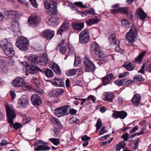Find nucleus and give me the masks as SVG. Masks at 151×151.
Returning a JSON list of instances; mask_svg holds the SVG:
<instances>
[{
	"instance_id": "1",
	"label": "nucleus",
	"mask_w": 151,
	"mask_h": 151,
	"mask_svg": "<svg viewBox=\"0 0 151 151\" xmlns=\"http://www.w3.org/2000/svg\"><path fill=\"white\" fill-rule=\"evenodd\" d=\"M91 49L93 51V57L96 60L104 61L109 60L108 56L100 50L99 46L96 43H92Z\"/></svg>"
},
{
	"instance_id": "2",
	"label": "nucleus",
	"mask_w": 151,
	"mask_h": 151,
	"mask_svg": "<svg viewBox=\"0 0 151 151\" xmlns=\"http://www.w3.org/2000/svg\"><path fill=\"white\" fill-rule=\"evenodd\" d=\"M1 46L4 53L9 57L14 56L15 54L12 44L6 39L1 41Z\"/></svg>"
},
{
	"instance_id": "3",
	"label": "nucleus",
	"mask_w": 151,
	"mask_h": 151,
	"mask_svg": "<svg viewBox=\"0 0 151 151\" xmlns=\"http://www.w3.org/2000/svg\"><path fill=\"white\" fill-rule=\"evenodd\" d=\"M12 84L15 87L22 88H26L30 89L32 86L30 84L26 82L22 77H17L12 81Z\"/></svg>"
},
{
	"instance_id": "4",
	"label": "nucleus",
	"mask_w": 151,
	"mask_h": 151,
	"mask_svg": "<svg viewBox=\"0 0 151 151\" xmlns=\"http://www.w3.org/2000/svg\"><path fill=\"white\" fill-rule=\"evenodd\" d=\"M16 46L22 50H26L28 48L29 44L28 40L24 37H18L16 43Z\"/></svg>"
},
{
	"instance_id": "5",
	"label": "nucleus",
	"mask_w": 151,
	"mask_h": 151,
	"mask_svg": "<svg viewBox=\"0 0 151 151\" xmlns=\"http://www.w3.org/2000/svg\"><path fill=\"white\" fill-rule=\"evenodd\" d=\"M44 4L45 8L49 11V14L52 16L51 14L54 15L57 14L56 5L53 1L46 0L44 1Z\"/></svg>"
},
{
	"instance_id": "6",
	"label": "nucleus",
	"mask_w": 151,
	"mask_h": 151,
	"mask_svg": "<svg viewBox=\"0 0 151 151\" xmlns=\"http://www.w3.org/2000/svg\"><path fill=\"white\" fill-rule=\"evenodd\" d=\"M83 63L85 66V71L87 72H93L95 69V66L93 62L87 56L83 58Z\"/></svg>"
},
{
	"instance_id": "7",
	"label": "nucleus",
	"mask_w": 151,
	"mask_h": 151,
	"mask_svg": "<svg viewBox=\"0 0 151 151\" xmlns=\"http://www.w3.org/2000/svg\"><path fill=\"white\" fill-rule=\"evenodd\" d=\"M69 106L67 105L57 108L54 111L55 114L59 117L67 115L69 114Z\"/></svg>"
},
{
	"instance_id": "8",
	"label": "nucleus",
	"mask_w": 151,
	"mask_h": 151,
	"mask_svg": "<svg viewBox=\"0 0 151 151\" xmlns=\"http://www.w3.org/2000/svg\"><path fill=\"white\" fill-rule=\"evenodd\" d=\"M137 34V30L135 27H133L129 30L126 35V38L129 42L132 43L134 41Z\"/></svg>"
},
{
	"instance_id": "9",
	"label": "nucleus",
	"mask_w": 151,
	"mask_h": 151,
	"mask_svg": "<svg viewBox=\"0 0 151 151\" xmlns=\"http://www.w3.org/2000/svg\"><path fill=\"white\" fill-rule=\"evenodd\" d=\"M110 43L111 44H114L115 45H117L115 48V50L116 52L120 53L122 54L123 53L122 50L120 48L119 46V41L118 40H116L115 39V34L113 33L111 34L109 37Z\"/></svg>"
},
{
	"instance_id": "10",
	"label": "nucleus",
	"mask_w": 151,
	"mask_h": 151,
	"mask_svg": "<svg viewBox=\"0 0 151 151\" xmlns=\"http://www.w3.org/2000/svg\"><path fill=\"white\" fill-rule=\"evenodd\" d=\"M29 103L28 97L26 95H23L19 99L17 106L18 107L24 108L26 107L29 104Z\"/></svg>"
},
{
	"instance_id": "11",
	"label": "nucleus",
	"mask_w": 151,
	"mask_h": 151,
	"mask_svg": "<svg viewBox=\"0 0 151 151\" xmlns=\"http://www.w3.org/2000/svg\"><path fill=\"white\" fill-rule=\"evenodd\" d=\"M6 109L8 122L13 120L16 116V114L14 108L12 107L7 105L6 106Z\"/></svg>"
},
{
	"instance_id": "12",
	"label": "nucleus",
	"mask_w": 151,
	"mask_h": 151,
	"mask_svg": "<svg viewBox=\"0 0 151 151\" xmlns=\"http://www.w3.org/2000/svg\"><path fill=\"white\" fill-rule=\"evenodd\" d=\"M37 57L36 55H30L28 58L27 61H25L22 63L23 65L27 67H30L31 65L37 64L38 63L37 60Z\"/></svg>"
},
{
	"instance_id": "13",
	"label": "nucleus",
	"mask_w": 151,
	"mask_h": 151,
	"mask_svg": "<svg viewBox=\"0 0 151 151\" xmlns=\"http://www.w3.org/2000/svg\"><path fill=\"white\" fill-rule=\"evenodd\" d=\"M32 104L36 106L40 105L42 102V100L38 95L35 94L32 96L31 98Z\"/></svg>"
},
{
	"instance_id": "14",
	"label": "nucleus",
	"mask_w": 151,
	"mask_h": 151,
	"mask_svg": "<svg viewBox=\"0 0 151 151\" xmlns=\"http://www.w3.org/2000/svg\"><path fill=\"white\" fill-rule=\"evenodd\" d=\"M112 116L115 118H119L121 119H124L127 116V113L123 111H113Z\"/></svg>"
},
{
	"instance_id": "15",
	"label": "nucleus",
	"mask_w": 151,
	"mask_h": 151,
	"mask_svg": "<svg viewBox=\"0 0 151 151\" xmlns=\"http://www.w3.org/2000/svg\"><path fill=\"white\" fill-rule=\"evenodd\" d=\"M39 22L40 19H38L37 16H31L28 19V23L29 25L34 27H36Z\"/></svg>"
},
{
	"instance_id": "16",
	"label": "nucleus",
	"mask_w": 151,
	"mask_h": 151,
	"mask_svg": "<svg viewBox=\"0 0 151 151\" xmlns=\"http://www.w3.org/2000/svg\"><path fill=\"white\" fill-rule=\"evenodd\" d=\"M5 14L7 15L8 18L9 19H16L19 15V13L18 11L13 10L7 11L6 12Z\"/></svg>"
},
{
	"instance_id": "17",
	"label": "nucleus",
	"mask_w": 151,
	"mask_h": 151,
	"mask_svg": "<svg viewBox=\"0 0 151 151\" xmlns=\"http://www.w3.org/2000/svg\"><path fill=\"white\" fill-rule=\"evenodd\" d=\"M55 34L53 31L48 29L44 30L42 33L43 37L46 38L47 40H50L54 37Z\"/></svg>"
},
{
	"instance_id": "18",
	"label": "nucleus",
	"mask_w": 151,
	"mask_h": 151,
	"mask_svg": "<svg viewBox=\"0 0 151 151\" xmlns=\"http://www.w3.org/2000/svg\"><path fill=\"white\" fill-rule=\"evenodd\" d=\"M104 99L109 102H113L114 94L112 92H106L103 93Z\"/></svg>"
},
{
	"instance_id": "19",
	"label": "nucleus",
	"mask_w": 151,
	"mask_h": 151,
	"mask_svg": "<svg viewBox=\"0 0 151 151\" xmlns=\"http://www.w3.org/2000/svg\"><path fill=\"white\" fill-rule=\"evenodd\" d=\"M114 77V75L111 73L107 75L102 79L103 84L104 85H106L108 84L109 82L112 80Z\"/></svg>"
},
{
	"instance_id": "20",
	"label": "nucleus",
	"mask_w": 151,
	"mask_h": 151,
	"mask_svg": "<svg viewBox=\"0 0 151 151\" xmlns=\"http://www.w3.org/2000/svg\"><path fill=\"white\" fill-rule=\"evenodd\" d=\"M73 28L75 30L81 31L84 26V23L83 22H73L72 24Z\"/></svg>"
},
{
	"instance_id": "21",
	"label": "nucleus",
	"mask_w": 151,
	"mask_h": 151,
	"mask_svg": "<svg viewBox=\"0 0 151 151\" xmlns=\"http://www.w3.org/2000/svg\"><path fill=\"white\" fill-rule=\"evenodd\" d=\"M52 84L54 86L60 87L64 86V83L62 79L60 78H55L52 81Z\"/></svg>"
},
{
	"instance_id": "22",
	"label": "nucleus",
	"mask_w": 151,
	"mask_h": 151,
	"mask_svg": "<svg viewBox=\"0 0 151 151\" xmlns=\"http://www.w3.org/2000/svg\"><path fill=\"white\" fill-rule=\"evenodd\" d=\"M49 67L52 69L56 74H59L60 73V70L58 65L53 62L49 63Z\"/></svg>"
},
{
	"instance_id": "23",
	"label": "nucleus",
	"mask_w": 151,
	"mask_h": 151,
	"mask_svg": "<svg viewBox=\"0 0 151 151\" xmlns=\"http://www.w3.org/2000/svg\"><path fill=\"white\" fill-rule=\"evenodd\" d=\"M69 27V24L66 22H64L62 25L60 27L59 29L57 30V33L61 35L62 32L65 31Z\"/></svg>"
},
{
	"instance_id": "24",
	"label": "nucleus",
	"mask_w": 151,
	"mask_h": 151,
	"mask_svg": "<svg viewBox=\"0 0 151 151\" xmlns=\"http://www.w3.org/2000/svg\"><path fill=\"white\" fill-rule=\"evenodd\" d=\"M136 15L142 20H144L146 17L147 14L142 9L139 8L137 10Z\"/></svg>"
},
{
	"instance_id": "25",
	"label": "nucleus",
	"mask_w": 151,
	"mask_h": 151,
	"mask_svg": "<svg viewBox=\"0 0 151 151\" xmlns=\"http://www.w3.org/2000/svg\"><path fill=\"white\" fill-rule=\"evenodd\" d=\"M141 99V97L140 95L138 94H135L132 100V103L135 106H138L139 104L140 101Z\"/></svg>"
},
{
	"instance_id": "26",
	"label": "nucleus",
	"mask_w": 151,
	"mask_h": 151,
	"mask_svg": "<svg viewBox=\"0 0 151 151\" xmlns=\"http://www.w3.org/2000/svg\"><path fill=\"white\" fill-rule=\"evenodd\" d=\"M64 91L61 88H57L52 91L50 93L51 95L53 97L58 96L62 95Z\"/></svg>"
},
{
	"instance_id": "27",
	"label": "nucleus",
	"mask_w": 151,
	"mask_h": 151,
	"mask_svg": "<svg viewBox=\"0 0 151 151\" xmlns=\"http://www.w3.org/2000/svg\"><path fill=\"white\" fill-rule=\"evenodd\" d=\"M13 121V120H12L8 122L9 124L11 129L13 128L16 130H17L18 128L22 127V125L18 123L17 122L14 124Z\"/></svg>"
},
{
	"instance_id": "28",
	"label": "nucleus",
	"mask_w": 151,
	"mask_h": 151,
	"mask_svg": "<svg viewBox=\"0 0 151 151\" xmlns=\"http://www.w3.org/2000/svg\"><path fill=\"white\" fill-rule=\"evenodd\" d=\"M43 72L46 76L49 78H52L54 75L53 72L49 68L43 69Z\"/></svg>"
},
{
	"instance_id": "29",
	"label": "nucleus",
	"mask_w": 151,
	"mask_h": 151,
	"mask_svg": "<svg viewBox=\"0 0 151 151\" xmlns=\"http://www.w3.org/2000/svg\"><path fill=\"white\" fill-rule=\"evenodd\" d=\"M31 66L30 68L28 71L29 73L32 74H34L36 73L40 69L38 67L33 65H31Z\"/></svg>"
},
{
	"instance_id": "30",
	"label": "nucleus",
	"mask_w": 151,
	"mask_h": 151,
	"mask_svg": "<svg viewBox=\"0 0 151 151\" xmlns=\"http://www.w3.org/2000/svg\"><path fill=\"white\" fill-rule=\"evenodd\" d=\"M126 144L124 141L119 142L116 145V151H119L122 148H124L125 147Z\"/></svg>"
},
{
	"instance_id": "31",
	"label": "nucleus",
	"mask_w": 151,
	"mask_h": 151,
	"mask_svg": "<svg viewBox=\"0 0 151 151\" xmlns=\"http://www.w3.org/2000/svg\"><path fill=\"white\" fill-rule=\"evenodd\" d=\"M39 62L41 63V65H46L48 62V58L46 54L43 55L42 60L39 61Z\"/></svg>"
},
{
	"instance_id": "32",
	"label": "nucleus",
	"mask_w": 151,
	"mask_h": 151,
	"mask_svg": "<svg viewBox=\"0 0 151 151\" xmlns=\"http://www.w3.org/2000/svg\"><path fill=\"white\" fill-rule=\"evenodd\" d=\"M99 20L97 19L92 18L86 21V23L88 25H90L99 22Z\"/></svg>"
},
{
	"instance_id": "33",
	"label": "nucleus",
	"mask_w": 151,
	"mask_h": 151,
	"mask_svg": "<svg viewBox=\"0 0 151 151\" xmlns=\"http://www.w3.org/2000/svg\"><path fill=\"white\" fill-rule=\"evenodd\" d=\"M121 23L122 27L124 28H129L130 27L131 23L126 19H123Z\"/></svg>"
},
{
	"instance_id": "34",
	"label": "nucleus",
	"mask_w": 151,
	"mask_h": 151,
	"mask_svg": "<svg viewBox=\"0 0 151 151\" xmlns=\"http://www.w3.org/2000/svg\"><path fill=\"white\" fill-rule=\"evenodd\" d=\"M48 24L51 25L55 26L58 24L59 21L57 19H49L47 22Z\"/></svg>"
},
{
	"instance_id": "35",
	"label": "nucleus",
	"mask_w": 151,
	"mask_h": 151,
	"mask_svg": "<svg viewBox=\"0 0 151 151\" xmlns=\"http://www.w3.org/2000/svg\"><path fill=\"white\" fill-rule=\"evenodd\" d=\"M123 67H124L128 70H131L135 67V65L131 63H129L127 64H124L123 65Z\"/></svg>"
},
{
	"instance_id": "36",
	"label": "nucleus",
	"mask_w": 151,
	"mask_h": 151,
	"mask_svg": "<svg viewBox=\"0 0 151 151\" xmlns=\"http://www.w3.org/2000/svg\"><path fill=\"white\" fill-rule=\"evenodd\" d=\"M146 52L145 51L142 52L135 59V61L136 62L140 63L142 60L143 57L145 55Z\"/></svg>"
},
{
	"instance_id": "37",
	"label": "nucleus",
	"mask_w": 151,
	"mask_h": 151,
	"mask_svg": "<svg viewBox=\"0 0 151 151\" xmlns=\"http://www.w3.org/2000/svg\"><path fill=\"white\" fill-rule=\"evenodd\" d=\"M89 32L88 29H85L81 32L79 35V37H90Z\"/></svg>"
},
{
	"instance_id": "38",
	"label": "nucleus",
	"mask_w": 151,
	"mask_h": 151,
	"mask_svg": "<svg viewBox=\"0 0 151 151\" xmlns=\"http://www.w3.org/2000/svg\"><path fill=\"white\" fill-rule=\"evenodd\" d=\"M50 147L47 145H39L38 147L36 148L35 150H50Z\"/></svg>"
},
{
	"instance_id": "39",
	"label": "nucleus",
	"mask_w": 151,
	"mask_h": 151,
	"mask_svg": "<svg viewBox=\"0 0 151 151\" xmlns=\"http://www.w3.org/2000/svg\"><path fill=\"white\" fill-rule=\"evenodd\" d=\"M90 39V37H79V42L82 44H85L87 43Z\"/></svg>"
},
{
	"instance_id": "40",
	"label": "nucleus",
	"mask_w": 151,
	"mask_h": 151,
	"mask_svg": "<svg viewBox=\"0 0 151 151\" xmlns=\"http://www.w3.org/2000/svg\"><path fill=\"white\" fill-rule=\"evenodd\" d=\"M49 140L55 145H58L60 142V139H59L51 138L49 139Z\"/></svg>"
},
{
	"instance_id": "41",
	"label": "nucleus",
	"mask_w": 151,
	"mask_h": 151,
	"mask_svg": "<svg viewBox=\"0 0 151 151\" xmlns=\"http://www.w3.org/2000/svg\"><path fill=\"white\" fill-rule=\"evenodd\" d=\"M66 73L68 76H74L76 73V71L75 69L70 70L67 71Z\"/></svg>"
},
{
	"instance_id": "42",
	"label": "nucleus",
	"mask_w": 151,
	"mask_h": 151,
	"mask_svg": "<svg viewBox=\"0 0 151 151\" xmlns=\"http://www.w3.org/2000/svg\"><path fill=\"white\" fill-rule=\"evenodd\" d=\"M141 141L139 138L135 139L134 142V146L133 147L132 149L134 150H136L138 148V146L139 144V142Z\"/></svg>"
},
{
	"instance_id": "43",
	"label": "nucleus",
	"mask_w": 151,
	"mask_h": 151,
	"mask_svg": "<svg viewBox=\"0 0 151 151\" xmlns=\"http://www.w3.org/2000/svg\"><path fill=\"white\" fill-rule=\"evenodd\" d=\"M102 125L101 120L100 118H99L97 120L96 126V130L98 132L101 128Z\"/></svg>"
},
{
	"instance_id": "44",
	"label": "nucleus",
	"mask_w": 151,
	"mask_h": 151,
	"mask_svg": "<svg viewBox=\"0 0 151 151\" xmlns=\"http://www.w3.org/2000/svg\"><path fill=\"white\" fill-rule=\"evenodd\" d=\"M120 13L126 14L127 15H129L128 13V9L127 7H120Z\"/></svg>"
},
{
	"instance_id": "45",
	"label": "nucleus",
	"mask_w": 151,
	"mask_h": 151,
	"mask_svg": "<svg viewBox=\"0 0 151 151\" xmlns=\"http://www.w3.org/2000/svg\"><path fill=\"white\" fill-rule=\"evenodd\" d=\"M6 62L3 59H0V68L3 69L6 67Z\"/></svg>"
},
{
	"instance_id": "46",
	"label": "nucleus",
	"mask_w": 151,
	"mask_h": 151,
	"mask_svg": "<svg viewBox=\"0 0 151 151\" xmlns=\"http://www.w3.org/2000/svg\"><path fill=\"white\" fill-rule=\"evenodd\" d=\"M68 49L69 50V52L68 54L69 55L73 54V52H74V48L72 46V45L69 44L68 45Z\"/></svg>"
},
{
	"instance_id": "47",
	"label": "nucleus",
	"mask_w": 151,
	"mask_h": 151,
	"mask_svg": "<svg viewBox=\"0 0 151 151\" xmlns=\"http://www.w3.org/2000/svg\"><path fill=\"white\" fill-rule=\"evenodd\" d=\"M81 61V59L79 56H75V60L74 65L75 66H77L80 63Z\"/></svg>"
},
{
	"instance_id": "48",
	"label": "nucleus",
	"mask_w": 151,
	"mask_h": 151,
	"mask_svg": "<svg viewBox=\"0 0 151 151\" xmlns=\"http://www.w3.org/2000/svg\"><path fill=\"white\" fill-rule=\"evenodd\" d=\"M74 4L82 8H86L87 7L86 6H84L81 2H75L74 3Z\"/></svg>"
},
{
	"instance_id": "49",
	"label": "nucleus",
	"mask_w": 151,
	"mask_h": 151,
	"mask_svg": "<svg viewBox=\"0 0 151 151\" xmlns=\"http://www.w3.org/2000/svg\"><path fill=\"white\" fill-rule=\"evenodd\" d=\"M111 12L114 14L120 13V7L116 9H112L111 11Z\"/></svg>"
},
{
	"instance_id": "50",
	"label": "nucleus",
	"mask_w": 151,
	"mask_h": 151,
	"mask_svg": "<svg viewBox=\"0 0 151 151\" xmlns=\"http://www.w3.org/2000/svg\"><path fill=\"white\" fill-rule=\"evenodd\" d=\"M134 79L140 81L144 80V79L141 76H134Z\"/></svg>"
},
{
	"instance_id": "51",
	"label": "nucleus",
	"mask_w": 151,
	"mask_h": 151,
	"mask_svg": "<svg viewBox=\"0 0 151 151\" xmlns=\"http://www.w3.org/2000/svg\"><path fill=\"white\" fill-rule=\"evenodd\" d=\"M121 138L123 139L124 141H127L129 138V134L128 133H126L123 135Z\"/></svg>"
},
{
	"instance_id": "52",
	"label": "nucleus",
	"mask_w": 151,
	"mask_h": 151,
	"mask_svg": "<svg viewBox=\"0 0 151 151\" xmlns=\"http://www.w3.org/2000/svg\"><path fill=\"white\" fill-rule=\"evenodd\" d=\"M66 46H64L61 47L60 50V52L63 54H65L66 51Z\"/></svg>"
},
{
	"instance_id": "53",
	"label": "nucleus",
	"mask_w": 151,
	"mask_h": 151,
	"mask_svg": "<svg viewBox=\"0 0 151 151\" xmlns=\"http://www.w3.org/2000/svg\"><path fill=\"white\" fill-rule=\"evenodd\" d=\"M51 121L54 124L56 125H59L60 124V122L58 119L55 118H53L51 119Z\"/></svg>"
},
{
	"instance_id": "54",
	"label": "nucleus",
	"mask_w": 151,
	"mask_h": 151,
	"mask_svg": "<svg viewBox=\"0 0 151 151\" xmlns=\"http://www.w3.org/2000/svg\"><path fill=\"white\" fill-rule=\"evenodd\" d=\"M124 81V80L121 79L119 80L116 81L115 82V83L116 84L119 86H121L123 85V82Z\"/></svg>"
},
{
	"instance_id": "55",
	"label": "nucleus",
	"mask_w": 151,
	"mask_h": 151,
	"mask_svg": "<svg viewBox=\"0 0 151 151\" xmlns=\"http://www.w3.org/2000/svg\"><path fill=\"white\" fill-rule=\"evenodd\" d=\"M91 139V138L86 135H85L82 136L81 139L82 141H85L90 140Z\"/></svg>"
},
{
	"instance_id": "56",
	"label": "nucleus",
	"mask_w": 151,
	"mask_h": 151,
	"mask_svg": "<svg viewBox=\"0 0 151 151\" xmlns=\"http://www.w3.org/2000/svg\"><path fill=\"white\" fill-rule=\"evenodd\" d=\"M52 130L53 132H52V133L55 136H57L59 133V131L57 129L55 128V127H54V128L52 129Z\"/></svg>"
},
{
	"instance_id": "57",
	"label": "nucleus",
	"mask_w": 151,
	"mask_h": 151,
	"mask_svg": "<svg viewBox=\"0 0 151 151\" xmlns=\"http://www.w3.org/2000/svg\"><path fill=\"white\" fill-rule=\"evenodd\" d=\"M31 120V118L29 117H26L24 118L23 120V122L24 124L28 123Z\"/></svg>"
},
{
	"instance_id": "58",
	"label": "nucleus",
	"mask_w": 151,
	"mask_h": 151,
	"mask_svg": "<svg viewBox=\"0 0 151 151\" xmlns=\"http://www.w3.org/2000/svg\"><path fill=\"white\" fill-rule=\"evenodd\" d=\"M8 63L9 65L11 66H14V59L10 58L8 61Z\"/></svg>"
},
{
	"instance_id": "59",
	"label": "nucleus",
	"mask_w": 151,
	"mask_h": 151,
	"mask_svg": "<svg viewBox=\"0 0 151 151\" xmlns=\"http://www.w3.org/2000/svg\"><path fill=\"white\" fill-rule=\"evenodd\" d=\"M77 120V119L74 117L70 118L69 120V122L70 123L73 124L74 123H76Z\"/></svg>"
},
{
	"instance_id": "60",
	"label": "nucleus",
	"mask_w": 151,
	"mask_h": 151,
	"mask_svg": "<svg viewBox=\"0 0 151 151\" xmlns=\"http://www.w3.org/2000/svg\"><path fill=\"white\" fill-rule=\"evenodd\" d=\"M146 66L145 63H143L142 67V68L139 71L138 73H141L142 74H143L144 73V69Z\"/></svg>"
},
{
	"instance_id": "61",
	"label": "nucleus",
	"mask_w": 151,
	"mask_h": 151,
	"mask_svg": "<svg viewBox=\"0 0 151 151\" xmlns=\"http://www.w3.org/2000/svg\"><path fill=\"white\" fill-rule=\"evenodd\" d=\"M146 129V128L145 127H143L141 129V131L139 132L136 133V134L137 135L139 136L140 135L143 134L144 133V131Z\"/></svg>"
},
{
	"instance_id": "62",
	"label": "nucleus",
	"mask_w": 151,
	"mask_h": 151,
	"mask_svg": "<svg viewBox=\"0 0 151 151\" xmlns=\"http://www.w3.org/2000/svg\"><path fill=\"white\" fill-rule=\"evenodd\" d=\"M32 5L34 7H37L36 3V0H29Z\"/></svg>"
},
{
	"instance_id": "63",
	"label": "nucleus",
	"mask_w": 151,
	"mask_h": 151,
	"mask_svg": "<svg viewBox=\"0 0 151 151\" xmlns=\"http://www.w3.org/2000/svg\"><path fill=\"white\" fill-rule=\"evenodd\" d=\"M10 94L12 99H14L16 97V94L13 91H10Z\"/></svg>"
},
{
	"instance_id": "64",
	"label": "nucleus",
	"mask_w": 151,
	"mask_h": 151,
	"mask_svg": "<svg viewBox=\"0 0 151 151\" xmlns=\"http://www.w3.org/2000/svg\"><path fill=\"white\" fill-rule=\"evenodd\" d=\"M146 70L147 71L151 72V63L147 65Z\"/></svg>"
}]
</instances>
